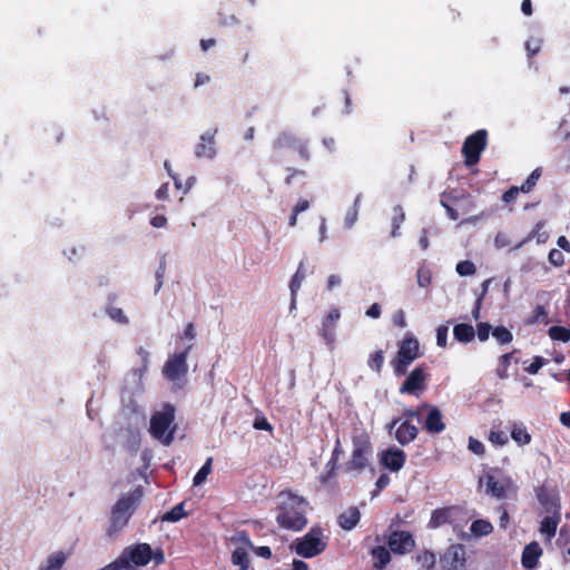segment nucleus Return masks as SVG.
Listing matches in <instances>:
<instances>
[{
	"label": "nucleus",
	"mask_w": 570,
	"mask_h": 570,
	"mask_svg": "<svg viewBox=\"0 0 570 570\" xmlns=\"http://www.w3.org/2000/svg\"><path fill=\"white\" fill-rule=\"evenodd\" d=\"M277 524L286 530L301 531L307 524L308 501L293 492L284 490L277 495Z\"/></svg>",
	"instance_id": "nucleus-1"
},
{
	"label": "nucleus",
	"mask_w": 570,
	"mask_h": 570,
	"mask_svg": "<svg viewBox=\"0 0 570 570\" xmlns=\"http://www.w3.org/2000/svg\"><path fill=\"white\" fill-rule=\"evenodd\" d=\"M141 495V491L139 489H135L122 494L116 501L111 509L110 524L107 530L109 538H115L126 528L130 517L140 502Z\"/></svg>",
	"instance_id": "nucleus-2"
},
{
	"label": "nucleus",
	"mask_w": 570,
	"mask_h": 570,
	"mask_svg": "<svg viewBox=\"0 0 570 570\" xmlns=\"http://www.w3.org/2000/svg\"><path fill=\"white\" fill-rule=\"evenodd\" d=\"M327 547V537L320 527H312L309 531L301 538H297L292 549L303 558H314L321 554Z\"/></svg>",
	"instance_id": "nucleus-3"
},
{
	"label": "nucleus",
	"mask_w": 570,
	"mask_h": 570,
	"mask_svg": "<svg viewBox=\"0 0 570 570\" xmlns=\"http://www.w3.org/2000/svg\"><path fill=\"white\" fill-rule=\"evenodd\" d=\"M174 406L166 404L161 411L154 413L150 419V434L165 445H169L174 439Z\"/></svg>",
	"instance_id": "nucleus-4"
},
{
	"label": "nucleus",
	"mask_w": 570,
	"mask_h": 570,
	"mask_svg": "<svg viewBox=\"0 0 570 570\" xmlns=\"http://www.w3.org/2000/svg\"><path fill=\"white\" fill-rule=\"evenodd\" d=\"M353 451L351 459L347 463L348 470H362L367 464L372 456V446L370 436L365 432H360L353 435Z\"/></svg>",
	"instance_id": "nucleus-5"
},
{
	"label": "nucleus",
	"mask_w": 570,
	"mask_h": 570,
	"mask_svg": "<svg viewBox=\"0 0 570 570\" xmlns=\"http://www.w3.org/2000/svg\"><path fill=\"white\" fill-rule=\"evenodd\" d=\"M419 341L411 334L407 333L401 341L397 357L394 365V371L397 375L406 373L409 365L419 356Z\"/></svg>",
	"instance_id": "nucleus-6"
},
{
	"label": "nucleus",
	"mask_w": 570,
	"mask_h": 570,
	"mask_svg": "<svg viewBox=\"0 0 570 570\" xmlns=\"http://www.w3.org/2000/svg\"><path fill=\"white\" fill-rule=\"evenodd\" d=\"M487 146V131L484 129L478 130L469 136L462 148V154L465 157V164L472 166L480 159V155Z\"/></svg>",
	"instance_id": "nucleus-7"
},
{
	"label": "nucleus",
	"mask_w": 570,
	"mask_h": 570,
	"mask_svg": "<svg viewBox=\"0 0 570 570\" xmlns=\"http://www.w3.org/2000/svg\"><path fill=\"white\" fill-rule=\"evenodd\" d=\"M191 346H188L184 352L170 356L164 365L163 374L171 382L183 380L188 371L187 356Z\"/></svg>",
	"instance_id": "nucleus-8"
},
{
	"label": "nucleus",
	"mask_w": 570,
	"mask_h": 570,
	"mask_svg": "<svg viewBox=\"0 0 570 570\" xmlns=\"http://www.w3.org/2000/svg\"><path fill=\"white\" fill-rule=\"evenodd\" d=\"M482 482L485 485L487 492L498 499H504L510 492H515L517 490L514 481L507 475L495 476L487 474Z\"/></svg>",
	"instance_id": "nucleus-9"
},
{
	"label": "nucleus",
	"mask_w": 570,
	"mask_h": 570,
	"mask_svg": "<svg viewBox=\"0 0 570 570\" xmlns=\"http://www.w3.org/2000/svg\"><path fill=\"white\" fill-rule=\"evenodd\" d=\"M546 510L548 514L542 519L539 531L547 541H550L556 535L557 528L560 523V507L551 502Z\"/></svg>",
	"instance_id": "nucleus-10"
},
{
	"label": "nucleus",
	"mask_w": 570,
	"mask_h": 570,
	"mask_svg": "<svg viewBox=\"0 0 570 570\" xmlns=\"http://www.w3.org/2000/svg\"><path fill=\"white\" fill-rule=\"evenodd\" d=\"M390 550L395 554H405L413 550L415 541L407 531H393L387 539Z\"/></svg>",
	"instance_id": "nucleus-11"
},
{
	"label": "nucleus",
	"mask_w": 570,
	"mask_h": 570,
	"mask_svg": "<svg viewBox=\"0 0 570 570\" xmlns=\"http://www.w3.org/2000/svg\"><path fill=\"white\" fill-rule=\"evenodd\" d=\"M426 374L422 367H415L406 377L404 383L400 387L401 394H414L417 395L424 390V382Z\"/></svg>",
	"instance_id": "nucleus-12"
},
{
	"label": "nucleus",
	"mask_w": 570,
	"mask_h": 570,
	"mask_svg": "<svg viewBox=\"0 0 570 570\" xmlns=\"http://www.w3.org/2000/svg\"><path fill=\"white\" fill-rule=\"evenodd\" d=\"M394 429L395 439L402 445L409 444L417 435V428L407 420L403 422H400V420H393L389 425V431L392 432Z\"/></svg>",
	"instance_id": "nucleus-13"
},
{
	"label": "nucleus",
	"mask_w": 570,
	"mask_h": 570,
	"mask_svg": "<svg viewBox=\"0 0 570 570\" xmlns=\"http://www.w3.org/2000/svg\"><path fill=\"white\" fill-rule=\"evenodd\" d=\"M442 567L445 570H459L465 563V549L462 544L451 546L442 557Z\"/></svg>",
	"instance_id": "nucleus-14"
},
{
	"label": "nucleus",
	"mask_w": 570,
	"mask_h": 570,
	"mask_svg": "<svg viewBox=\"0 0 570 570\" xmlns=\"http://www.w3.org/2000/svg\"><path fill=\"white\" fill-rule=\"evenodd\" d=\"M217 129L205 131L199 137V142L195 147L197 158L213 159L216 156L215 135Z\"/></svg>",
	"instance_id": "nucleus-15"
},
{
	"label": "nucleus",
	"mask_w": 570,
	"mask_h": 570,
	"mask_svg": "<svg viewBox=\"0 0 570 570\" xmlns=\"http://www.w3.org/2000/svg\"><path fill=\"white\" fill-rule=\"evenodd\" d=\"M341 317L338 308H332L322 322L320 335L324 338L325 343L332 345L335 342V327Z\"/></svg>",
	"instance_id": "nucleus-16"
},
{
	"label": "nucleus",
	"mask_w": 570,
	"mask_h": 570,
	"mask_svg": "<svg viewBox=\"0 0 570 570\" xmlns=\"http://www.w3.org/2000/svg\"><path fill=\"white\" fill-rule=\"evenodd\" d=\"M405 453L403 450L392 448L383 451L380 455V462L393 472L400 471L405 463Z\"/></svg>",
	"instance_id": "nucleus-17"
},
{
	"label": "nucleus",
	"mask_w": 570,
	"mask_h": 570,
	"mask_svg": "<svg viewBox=\"0 0 570 570\" xmlns=\"http://www.w3.org/2000/svg\"><path fill=\"white\" fill-rule=\"evenodd\" d=\"M424 409H428V415L424 422V429L429 433L439 434L445 430V424L443 422L442 413L436 406H431L428 404L423 405Z\"/></svg>",
	"instance_id": "nucleus-18"
},
{
	"label": "nucleus",
	"mask_w": 570,
	"mask_h": 570,
	"mask_svg": "<svg viewBox=\"0 0 570 570\" xmlns=\"http://www.w3.org/2000/svg\"><path fill=\"white\" fill-rule=\"evenodd\" d=\"M543 551L540 544L535 541L527 544L522 551L521 563L528 570H533L537 568L540 557Z\"/></svg>",
	"instance_id": "nucleus-19"
},
{
	"label": "nucleus",
	"mask_w": 570,
	"mask_h": 570,
	"mask_svg": "<svg viewBox=\"0 0 570 570\" xmlns=\"http://www.w3.org/2000/svg\"><path fill=\"white\" fill-rule=\"evenodd\" d=\"M361 518V513L357 508L351 507L344 510L337 519L340 527L344 530H352L356 527Z\"/></svg>",
	"instance_id": "nucleus-20"
},
{
	"label": "nucleus",
	"mask_w": 570,
	"mask_h": 570,
	"mask_svg": "<svg viewBox=\"0 0 570 570\" xmlns=\"http://www.w3.org/2000/svg\"><path fill=\"white\" fill-rule=\"evenodd\" d=\"M68 559V553L56 551L51 553L47 560L40 566L45 570H60Z\"/></svg>",
	"instance_id": "nucleus-21"
},
{
	"label": "nucleus",
	"mask_w": 570,
	"mask_h": 570,
	"mask_svg": "<svg viewBox=\"0 0 570 570\" xmlns=\"http://www.w3.org/2000/svg\"><path fill=\"white\" fill-rule=\"evenodd\" d=\"M453 336L460 343H470L475 336V331L472 325L460 323L453 327Z\"/></svg>",
	"instance_id": "nucleus-22"
},
{
	"label": "nucleus",
	"mask_w": 570,
	"mask_h": 570,
	"mask_svg": "<svg viewBox=\"0 0 570 570\" xmlns=\"http://www.w3.org/2000/svg\"><path fill=\"white\" fill-rule=\"evenodd\" d=\"M248 548L249 547L245 542V546L235 548L232 553L233 564L239 567L240 570H247L249 567Z\"/></svg>",
	"instance_id": "nucleus-23"
},
{
	"label": "nucleus",
	"mask_w": 570,
	"mask_h": 570,
	"mask_svg": "<svg viewBox=\"0 0 570 570\" xmlns=\"http://www.w3.org/2000/svg\"><path fill=\"white\" fill-rule=\"evenodd\" d=\"M511 438L520 446L529 444L532 440V436L528 432L527 428L520 423H514L512 425Z\"/></svg>",
	"instance_id": "nucleus-24"
},
{
	"label": "nucleus",
	"mask_w": 570,
	"mask_h": 570,
	"mask_svg": "<svg viewBox=\"0 0 570 570\" xmlns=\"http://www.w3.org/2000/svg\"><path fill=\"white\" fill-rule=\"evenodd\" d=\"M372 556L374 559V567L379 570L384 569L391 561V553L383 546L375 547L372 550Z\"/></svg>",
	"instance_id": "nucleus-25"
},
{
	"label": "nucleus",
	"mask_w": 570,
	"mask_h": 570,
	"mask_svg": "<svg viewBox=\"0 0 570 570\" xmlns=\"http://www.w3.org/2000/svg\"><path fill=\"white\" fill-rule=\"evenodd\" d=\"M543 227H544L543 222L537 223L535 228L528 235V237L525 239L520 242L514 248L515 249L521 248L527 242H529L531 239H535L538 244L546 243L547 239L549 238V235L547 232L542 230Z\"/></svg>",
	"instance_id": "nucleus-26"
},
{
	"label": "nucleus",
	"mask_w": 570,
	"mask_h": 570,
	"mask_svg": "<svg viewBox=\"0 0 570 570\" xmlns=\"http://www.w3.org/2000/svg\"><path fill=\"white\" fill-rule=\"evenodd\" d=\"M415 562L423 570H432L435 566V554L430 550H423L415 556Z\"/></svg>",
	"instance_id": "nucleus-27"
},
{
	"label": "nucleus",
	"mask_w": 570,
	"mask_h": 570,
	"mask_svg": "<svg viewBox=\"0 0 570 570\" xmlns=\"http://www.w3.org/2000/svg\"><path fill=\"white\" fill-rule=\"evenodd\" d=\"M305 277H306V271L304 268V264L301 263L289 283L291 296H297V293L303 284Z\"/></svg>",
	"instance_id": "nucleus-28"
},
{
	"label": "nucleus",
	"mask_w": 570,
	"mask_h": 570,
	"mask_svg": "<svg viewBox=\"0 0 570 570\" xmlns=\"http://www.w3.org/2000/svg\"><path fill=\"white\" fill-rule=\"evenodd\" d=\"M362 194H358L354 200L353 207L348 209L344 216V226L345 228H352L358 218V207L361 204Z\"/></svg>",
	"instance_id": "nucleus-29"
},
{
	"label": "nucleus",
	"mask_w": 570,
	"mask_h": 570,
	"mask_svg": "<svg viewBox=\"0 0 570 570\" xmlns=\"http://www.w3.org/2000/svg\"><path fill=\"white\" fill-rule=\"evenodd\" d=\"M187 515H188V513L185 511V503L181 502V503L175 505L173 509H170L165 514H163L161 521L177 522Z\"/></svg>",
	"instance_id": "nucleus-30"
},
{
	"label": "nucleus",
	"mask_w": 570,
	"mask_h": 570,
	"mask_svg": "<svg viewBox=\"0 0 570 570\" xmlns=\"http://www.w3.org/2000/svg\"><path fill=\"white\" fill-rule=\"evenodd\" d=\"M213 458H208L204 465L198 470L193 479L194 487H200L207 480V476L212 473Z\"/></svg>",
	"instance_id": "nucleus-31"
},
{
	"label": "nucleus",
	"mask_w": 570,
	"mask_h": 570,
	"mask_svg": "<svg viewBox=\"0 0 570 570\" xmlns=\"http://www.w3.org/2000/svg\"><path fill=\"white\" fill-rule=\"evenodd\" d=\"M471 532L476 537L488 535L492 532V524L483 519L475 520L470 527Z\"/></svg>",
	"instance_id": "nucleus-32"
},
{
	"label": "nucleus",
	"mask_w": 570,
	"mask_h": 570,
	"mask_svg": "<svg viewBox=\"0 0 570 570\" xmlns=\"http://www.w3.org/2000/svg\"><path fill=\"white\" fill-rule=\"evenodd\" d=\"M549 336L553 341H560L567 343L570 341V330L563 326H551L549 328Z\"/></svg>",
	"instance_id": "nucleus-33"
},
{
	"label": "nucleus",
	"mask_w": 570,
	"mask_h": 570,
	"mask_svg": "<svg viewBox=\"0 0 570 570\" xmlns=\"http://www.w3.org/2000/svg\"><path fill=\"white\" fill-rule=\"evenodd\" d=\"M449 520V510L439 509L433 511L431 519L429 521V527L432 529L439 528L440 525L446 523Z\"/></svg>",
	"instance_id": "nucleus-34"
},
{
	"label": "nucleus",
	"mask_w": 570,
	"mask_h": 570,
	"mask_svg": "<svg viewBox=\"0 0 570 570\" xmlns=\"http://www.w3.org/2000/svg\"><path fill=\"white\" fill-rule=\"evenodd\" d=\"M106 313L110 317V320L118 324L126 325L129 323L127 315L120 307L109 305L106 308Z\"/></svg>",
	"instance_id": "nucleus-35"
},
{
	"label": "nucleus",
	"mask_w": 570,
	"mask_h": 570,
	"mask_svg": "<svg viewBox=\"0 0 570 570\" xmlns=\"http://www.w3.org/2000/svg\"><path fill=\"white\" fill-rule=\"evenodd\" d=\"M493 337L498 343L505 345L512 342L513 335L512 333L504 326H498L492 331Z\"/></svg>",
	"instance_id": "nucleus-36"
},
{
	"label": "nucleus",
	"mask_w": 570,
	"mask_h": 570,
	"mask_svg": "<svg viewBox=\"0 0 570 570\" xmlns=\"http://www.w3.org/2000/svg\"><path fill=\"white\" fill-rule=\"evenodd\" d=\"M488 440L494 446H504L508 443L509 438L504 431L492 429L489 433Z\"/></svg>",
	"instance_id": "nucleus-37"
},
{
	"label": "nucleus",
	"mask_w": 570,
	"mask_h": 570,
	"mask_svg": "<svg viewBox=\"0 0 570 570\" xmlns=\"http://www.w3.org/2000/svg\"><path fill=\"white\" fill-rule=\"evenodd\" d=\"M394 212H395V216L393 217V222H392V232H391V236L393 238L397 237L400 235V227L401 225L403 224L404 219H405V214L402 209L401 206H396L394 208Z\"/></svg>",
	"instance_id": "nucleus-38"
},
{
	"label": "nucleus",
	"mask_w": 570,
	"mask_h": 570,
	"mask_svg": "<svg viewBox=\"0 0 570 570\" xmlns=\"http://www.w3.org/2000/svg\"><path fill=\"white\" fill-rule=\"evenodd\" d=\"M541 177V169L535 168L527 180L520 186L522 193H530Z\"/></svg>",
	"instance_id": "nucleus-39"
},
{
	"label": "nucleus",
	"mask_w": 570,
	"mask_h": 570,
	"mask_svg": "<svg viewBox=\"0 0 570 570\" xmlns=\"http://www.w3.org/2000/svg\"><path fill=\"white\" fill-rule=\"evenodd\" d=\"M511 357H512V354L507 353V354H503L499 360V366L497 368V374L501 380H505L509 376L508 367L510 365Z\"/></svg>",
	"instance_id": "nucleus-40"
},
{
	"label": "nucleus",
	"mask_w": 570,
	"mask_h": 570,
	"mask_svg": "<svg viewBox=\"0 0 570 570\" xmlns=\"http://www.w3.org/2000/svg\"><path fill=\"white\" fill-rule=\"evenodd\" d=\"M455 271L460 276H472L475 274V265L471 261H461L456 264Z\"/></svg>",
	"instance_id": "nucleus-41"
},
{
	"label": "nucleus",
	"mask_w": 570,
	"mask_h": 570,
	"mask_svg": "<svg viewBox=\"0 0 570 570\" xmlns=\"http://www.w3.org/2000/svg\"><path fill=\"white\" fill-rule=\"evenodd\" d=\"M432 281V273L426 267H420L416 273L417 285L422 288L428 287Z\"/></svg>",
	"instance_id": "nucleus-42"
},
{
	"label": "nucleus",
	"mask_w": 570,
	"mask_h": 570,
	"mask_svg": "<svg viewBox=\"0 0 570 570\" xmlns=\"http://www.w3.org/2000/svg\"><path fill=\"white\" fill-rule=\"evenodd\" d=\"M530 324L537 323H548V312L542 305H538L532 313L531 318L529 320Z\"/></svg>",
	"instance_id": "nucleus-43"
},
{
	"label": "nucleus",
	"mask_w": 570,
	"mask_h": 570,
	"mask_svg": "<svg viewBox=\"0 0 570 570\" xmlns=\"http://www.w3.org/2000/svg\"><path fill=\"white\" fill-rule=\"evenodd\" d=\"M336 464H337V461L335 460H330L326 465H325V472L323 474H321L320 476V481L322 483H327L328 480L335 474V471H336Z\"/></svg>",
	"instance_id": "nucleus-44"
},
{
	"label": "nucleus",
	"mask_w": 570,
	"mask_h": 570,
	"mask_svg": "<svg viewBox=\"0 0 570 570\" xmlns=\"http://www.w3.org/2000/svg\"><path fill=\"white\" fill-rule=\"evenodd\" d=\"M383 362H384L383 352L376 351L374 354L371 355L370 361H368V366L371 368L375 370L376 372H380L381 367L383 365Z\"/></svg>",
	"instance_id": "nucleus-45"
},
{
	"label": "nucleus",
	"mask_w": 570,
	"mask_h": 570,
	"mask_svg": "<svg viewBox=\"0 0 570 570\" xmlns=\"http://www.w3.org/2000/svg\"><path fill=\"white\" fill-rule=\"evenodd\" d=\"M448 333H449V326L446 325H440L436 328V344L440 347H445L448 344Z\"/></svg>",
	"instance_id": "nucleus-46"
},
{
	"label": "nucleus",
	"mask_w": 570,
	"mask_h": 570,
	"mask_svg": "<svg viewBox=\"0 0 570 570\" xmlns=\"http://www.w3.org/2000/svg\"><path fill=\"white\" fill-rule=\"evenodd\" d=\"M468 449L476 455H483L485 452L483 443L472 436L469 438Z\"/></svg>",
	"instance_id": "nucleus-47"
},
{
	"label": "nucleus",
	"mask_w": 570,
	"mask_h": 570,
	"mask_svg": "<svg viewBox=\"0 0 570 570\" xmlns=\"http://www.w3.org/2000/svg\"><path fill=\"white\" fill-rule=\"evenodd\" d=\"M541 39L540 38H531L525 43V49L529 53V56H534L538 53L541 49Z\"/></svg>",
	"instance_id": "nucleus-48"
},
{
	"label": "nucleus",
	"mask_w": 570,
	"mask_h": 570,
	"mask_svg": "<svg viewBox=\"0 0 570 570\" xmlns=\"http://www.w3.org/2000/svg\"><path fill=\"white\" fill-rule=\"evenodd\" d=\"M491 330H492V327L489 323H479L478 331H476L479 340L481 342L487 341L490 336Z\"/></svg>",
	"instance_id": "nucleus-49"
},
{
	"label": "nucleus",
	"mask_w": 570,
	"mask_h": 570,
	"mask_svg": "<svg viewBox=\"0 0 570 570\" xmlns=\"http://www.w3.org/2000/svg\"><path fill=\"white\" fill-rule=\"evenodd\" d=\"M511 244V240H510V237L508 234L505 233H498L494 237V246L497 248H504L507 246H509Z\"/></svg>",
	"instance_id": "nucleus-50"
},
{
	"label": "nucleus",
	"mask_w": 570,
	"mask_h": 570,
	"mask_svg": "<svg viewBox=\"0 0 570 570\" xmlns=\"http://www.w3.org/2000/svg\"><path fill=\"white\" fill-rule=\"evenodd\" d=\"M549 262L557 267L562 266L564 263L563 254L558 249H551L549 253Z\"/></svg>",
	"instance_id": "nucleus-51"
},
{
	"label": "nucleus",
	"mask_w": 570,
	"mask_h": 570,
	"mask_svg": "<svg viewBox=\"0 0 570 570\" xmlns=\"http://www.w3.org/2000/svg\"><path fill=\"white\" fill-rule=\"evenodd\" d=\"M546 364V360L541 356H535L533 362L525 368L529 374H537L539 370Z\"/></svg>",
	"instance_id": "nucleus-52"
},
{
	"label": "nucleus",
	"mask_w": 570,
	"mask_h": 570,
	"mask_svg": "<svg viewBox=\"0 0 570 570\" xmlns=\"http://www.w3.org/2000/svg\"><path fill=\"white\" fill-rule=\"evenodd\" d=\"M247 546L258 556L265 559H268L272 557V551L269 547L262 546V547H254L250 544L249 541H246Z\"/></svg>",
	"instance_id": "nucleus-53"
},
{
	"label": "nucleus",
	"mask_w": 570,
	"mask_h": 570,
	"mask_svg": "<svg viewBox=\"0 0 570 570\" xmlns=\"http://www.w3.org/2000/svg\"><path fill=\"white\" fill-rule=\"evenodd\" d=\"M137 355L140 358L141 371L146 372L148 367L149 352L140 346L137 348Z\"/></svg>",
	"instance_id": "nucleus-54"
},
{
	"label": "nucleus",
	"mask_w": 570,
	"mask_h": 570,
	"mask_svg": "<svg viewBox=\"0 0 570 570\" xmlns=\"http://www.w3.org/2000/svg\"><path fill=\"white\" fill-rule=\"evenodd\" d=\"M521 191L520 187H517V186H512L511 188H509L502 196V199L505 202V203H510L512 200H514L517 198V196L519 195V193Z\"/></svg>",
	"instance_id": "nucleus-55"
},
{
	"label": "nucleus",
	"mask_w": 570,
	"mask_h": 570,
	"mask_svg": "<svg viewBox=\"0 0 570 570\" xmlns=\"http://www.w3.org/2000/svg\"><path fill=\"white\" fill-rule=\"evenodd\" d=\"M294 141V138L292 137V135L289 134H283L281 135L276 141H275V146L278 147V148H282V147H286L288 146L289 144H292Z\"/></svg>",
	"instance_id": "nucleus-56"
},
{
	"label": "nucleus",
	"mask_w": 570,
	"mask_h": 570,
	"mask_svg": "<svg viewBox=\"0 0 570 570\" xmlns=\"http://www.w3.org/2000/svg\"><path fill=\"white\" fill-rule=\"evenodd\" d=\"M253 426L256 430L272 431V425L265 417H256Z\"/></svg>",
	"instance_id": "nucleus-57"
},
{
	"label": "nucleus",
	"mask_w": 570,
	"mask_h": 570,
	"mask_svg": "<svg viewBox=\"0 0 570 570\" xmlns=\"http://www.w3.org/2000/svg\"><path fill=\"white\" fill-rule=\"evenodd\" d=\"M342 283V278L341 276L338 275H335V274H332L328 276L327 278V283H326V289L327 291H332L334 289L335 287L340 286Z\"/></svg>",
	"instance_id": "nucleus-58"
},
{
	"label": "nucleus",
	"mask_w": 570,
	"mask_h": 570,
	"mask_svg": "<svg viewBox=\"0 0 570 570\" xmlns=\"http://www.w3.org/2000/svg\"><path fill=\"white\" fill-rule=\"evenodd\" d=\"M150 224L155 228H164L167 225V218L164 215H156L150 219Z\"/></svg>",
	"instance_id": "nucleus-59"
},
{
	"label": "nucleus",
	"mask_w": 570,
	"mask_h": 570,
	"mask_svg": "<svg viewBox=\"0 0 570 570\" xmlns=\"http://www.w3.org/2000/svg\"><path fill=\"white\" fill-rule=\"evenodd\" d=\"M381 313H382V309H381L380 304L374 303L368 307L365 315L371 318H379L381 316Z\"/></svg>",
	"instance_id": "nucleus-60"
},
{
	"label": "nucleus",
	"mask_w": 570,
	"mask_h": 570,
	"mask_svg": "<svg viewBox=\"0 0 570 570\" xmlns=\"http://www.w3.org/2000/svg\"><path fill=\"white\" fill-rule=\"evenodd\" d=\"M168 190H169V184L168 183H165L163 184L157 190H156V198L159 199V200H167L169 195H168Z\"/></svg>",
	"instance_id": "nucleus-61"
},
{
	"label": "nucleus",
	"mask_w": 570,
	"mask_h": 570,
	"mask_svg": "<svg viewBox=\"0 0 570 570\" xmlns=\"http://www.w3.org/2000/svg\"><path fill=\"white\" fill-rule=\"evenodd\" d=\"M100 570H126V567H125L124 562L121 561V557H119L114 562L105 566Z\"/></svg>",
	"instance_id": "nucleus-62"
},
{
	"label": "nucleus",
	"mask_w": 570,
	"mask_h": 570,
	"mask_svg": "<svg viewBox=\"0 0 570 570\" xmlns=\"http://www.w3.org/2000/svg\"><path fill=\"white\" fill-rule=\"evenodd\" d=\"M308 208H309V203L306 199H302L295 205L293 210L295 212V215H298V214L307 210Z\"/></svg>",
	"instance_id": "nucleus-63"
},
{
	"label": "nucleus",
	"mask_w": 570,
	"mask_h": 570,
	"mask_svg": "<svg viewBox=\"0 0 570 570\" xmlns=\"http://www.w3.org/2000/svg\"><path fill=\"white\" fill-rule=\"evenodd\" d=\"M291 570H308V564L303 560H293Z\"/></svg>",
	"instance_id": "nucleus-64"
}]
</instances>
